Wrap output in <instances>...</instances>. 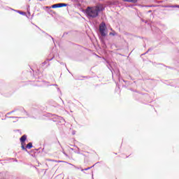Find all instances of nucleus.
Instances as JSON below:
<instances>
[{
  "label": "nucleus",
  "mask_w": 179,
  "mask_h": 179,
  "mask_svg": "<svg viewBox=\"0 0 179 179\" xmlns=\"http://www.w3.org/2000/svg\"><path fill=\"white\" fill-rule=\"evenodd\" d=\"M101 9L99 7H87L85 9V15L88 17V19H94L99 16V13H100Z\"/></svg>",
  "instance_id": "f257e3e1"
},
{
  "label": "nucleus",
  "mask_w": 179,
  "mask_h": 179,
  "mask_svg": "<svg viewBox=\"0 0 179 179\" xmlns=\"http://www.w3.org/2000/svg\"><path fill=\"white\" fill-rule=\"evenodd\" d=\"M106 30H107V26L106 25V23L102 22L99 25V33L101 36V37H106L107 36V33H106Z\"/></svg>",
  "instance_id": "f03ea898"
},
{
  "label": "nucleus",
  "mask_w": 179,
  "mask_h": 179,
  "mask_svg": "<svg viewBox=\"0 0 179 179\" xmlns=\"http://www.w3.org/2000/svg\"><path fill=\"white\" fill-rule=\"evenodd\" d=\"M15 115H29V113L22 107L19 109H15Z\"/></svg>",
  "instance_id": "7ed1b4c3"
},
{
  "label": "nucleus",
  "mask_w": 179,
  "mask_h": 179,
  "mask_svg": "<svg viewBox=\"0 0 179 179\" xmlns=\"http://www.w3.org/2000/svg\"><path fill=\"white\" fill-rule=\"evenodd\" d=\"M65 6H68V4L64 3H58L52 5L51 8H52L53 9H55L57 8H64Z\"/></svg>",
  "instance_id": "20e7f679"
},
{
  "label": "nucleus",
  "mask_w": 179,
  "mask_h": 179,
  "mask_svg": "<svg viewBox=\"0 0 179 179\" xmlns=\"http://www.w3.org/2000/svg\"><path fill=\"white\" fill-rule=\"evenodd\" d=\"M26 139H27V136H26L25 134L23 135V136L20 138V141L22 145H23V143H24V142H26Z\"/></svg>",
  "instance_id": "39448f33"
},
{
  "label": "nucleus",
  "mask_w": 179,
  "mask_h": 179,
  "mask_svg": "<svg viewBox=\"0 0 179 179\" xmlns=\"http://www.w3.org/2000/svg\"><path fill=\"white\" fill-rule=\"evenodd\" d=\"M92 167H94V165L90 166V167H88V168H86V169H81V171H83V173H86L85 171H87V170H90V169H92Z\"/></svg>",
  "instance_id": "423d86ee"
},
{
  "label": "nucleus",
  "mask_w": 179,
  "mask_h": 179,
  "mask_svg": "<svg viewBox=\"0 0 179 179\" xmlns=\"http://www.w3.org/2000/svg\"><path fill=\"white\" fill-rule=\"evenodd\" d=\"M27 149H31V148H33V143H29L27 146H26Z\"/></svg>",
  "instance_id": "0eeeda50"
},
{
  "label": "nucleus",
  "mask_w": 179,
  "mask_h": 179,
  "mask_svg": "<svg viewBox=\"0 0 179 179\" xmlns=\"http://www.w3.org/2000/svg\"><path fill=\"white\" fill-rule=\"evenodd\" d=\"M109 36H118V34L115 31H113V32L109 33Z\"/></svg>",
  "instance_id": "6e6552de"
},
{
  "label": "nucleus",
  "mask_w": 179,
  "mask_h": 179,
  "mask_svg": "<svg viewBox=\"0 0 179 179\" xmlns=\"http://www.w3.org/2000/svg\"><path fill=\"white\" fill-rule=\"evenodd\" d=\"M52 59H54V57H52L51 59H48L46 61H45L43 64L45 65V64H47V62H50V61H52Z\"/></svg>",
  "instance_id": "1a4fd4ad"
},
{
  "label": "nucleus",
  "mask_w": 179,
  "mask_h": 179,
  "mask_svg": "<svg viewBox=\"0 0 179 179\" xmlns=\"http://www.w3.org/2000/svg\"><path fill=\"white\" fill-rule=\"evenodd\" d=\"M169 8H179V5H172V6H170Z\"/></svg>",
  "instance_id": "9d476101"
},
{
  "label": "nucleus",
  "mask_w": 179,
  "mask_h": 179,
  "mask_svg": "<svg viewBox=\"0 0 179 179\" xmlns=\"http://www.w3.org/2000/svg\"><path fill=\"white\" fill-rule=\"evenodd\" d=\"M17 13H20V15H26V13L20 11V10H18Z\"/></svg>",
  "instance_id": "9b49d317"
},
{
  "label": "nucleus",
  "mask_w": 179,
  "mask_h": 179,
  "mask_svg": "<svg viewBox=\"0 0 179 179\" xmlns=\"http://www.w3.org/2000/svg\"><path fill=\"white\" fill-rule=\"evenodd\" d=\"M22 150H26V152H27V149H26V147H24V145L22 144L21 146Z\"/></svg>",
  "instance_id": "f8f14e48"
},
{
  "label": "nucleus",
  "mask_w": 179,
  "mask_h": 179,
  "mask_svg": "<svg viewBox=\"0 0 179 179\" xmlns=\"http://www.w3.org/2000/svg\"><path fill=\"white\" fill-rule=\"evenodd\" d=\"M15 112H16V109L13 110V111H11V112L8 113L7 115H9L12 114V113H15Z\"/></svg>",
  "instance_id": "ddd939ff"
},
{
  "label": "nucleus",
  "mask_w": 179,
  "mask_h": 179,
  "mask_svg": "<svg viewBox=\"0 0 179 179\" xmlns=\"http://www.w3.org/2000/svg\"><path fill=\"white\" fill-rule=\"evenodd\" d=\"M8 118H22V117H15V116H10V117H8Z\"/></svg>",
  "instance_id": "4468645a"
},
{
  "label": "nucleus",
  "mask_w": 179,
  "mask_h": 179,
  "mask_svg": "<svg viewBox=\"0 0 179 179\" xmlns=\"http://www.w3.org/2000/svg\"><path fill=\"white\" fill-rule=\"evenodd\" d=\"M37 110H31V114L33 115V114H36V112Z\"/></svg>",
  "instance_id": "2eb2a0df"
},
{
  "label": "nucleus",
  "mask_w": 179,
  "mask_h": 179,
  "mask_svg": "<svg viewBox=\"0 0 179 179\" xmlns=\"http://www.w3.org/2000/svg\"><path fill=\"white\" fill-rule=\"evenodd\" d=\"M67 34H68V32H64V34H63V37H64V36H66Z\"/></svg>",
  "instance_id": "dca6fc26"
},
{
  "label": "nucleus",
  "mask_w": 179,
  "mask_h": 179,
  "mask_svg": "<svg viewBox=\"0 0 179 179\" xmlns=\"http://www.w3.org/2000/svg\"><path fill=\"white\" fill-rule=\"evenodd\" d=\"M64 155H65V156H68V155H66V153L65 152H63Z\"/></svg>",
  "instance_id": "f3484780"
},
{
  "label": "nucleus",
  "mask_w": 179,
  "mask_h": 179,
  "mask_svg": "<svg viewBox=\"0 0 179 179\" xmlns=\"http://www.w3.org/2000/svg\"><path fill=\"white\" fill-rule=\"evenodd\" d=\"M75 169H77V170H79V167H78V166H75Z\"/></svg>",
  "instance_id": "a211bd4d"
},
{
  "label": "nucleus",
  "mask_w": 179,
  "mask_h": 179,
  "mask_svg": "<svg viewBox=\"0 0 179 179\" xmlns=\"http://www.w3.org/2000/svg\"><path fill=\"white\" fill-rule=\"evenodd\" d=\"M52 86H58L57 84L52 85Z\"/></svg>",
  "instance_id": "6ab92c4d"
},
{
  "label": "nucleus",
  "mask_w": 179,
  "mask_h": 179,
  "mask_svg": "<svg viewBox=\"0 0 179 179\" xmlns=\"http://www.w3.org/2000/svg\"><path fill=\"white\" fill-rule=\"evenodd\" d=\"M57 92H61V90L59 88H57Z\"/></svg>",
  "instance_id": "aec40b11"
},
{
  "label": "nucleus",
  "mask_w": 179,
  "mask_h": 179,
  "mask_svg": "<svg viewBox=\"0 0 179 179\" xmlns=\"http://www.w3.org/2000/svg\"><path fill=\"white\" fill-rule=\"evenodd\" d=\"M50 37H51L52 40L54 41V38H52L51 36H50Z\"/></svg>",
  "instance_id": "412c9836"
},
{
  "label": "nucleus",
  "mask_w": 179,
  "mask_h": 179,
  "mask_svg": "<svg viewBox=\"0 0 179 179\" xmlns=\"http://www.w3.org/2000/svg\"><path fill=\"white\" fill-rule=\"evenodd\" d=\"M14 162H15L16 163H17V159H14Z\"/></svg>",
  "instance_id": "4be33fe9"
},
{
  "label": "nucleus",
  "mask_w": 179,
  "mask_h": 179,
  "mask_svg": "<svg viewBox=\"0 0 179 179\" xmlns=\"http://www.w3.org/2000/svg\"><path fill=\"white\" fill-rule=\"evenodd\" d=\"M152 13V10H150L148 11V13Z\"/></svg>",
  "instance_id": "5701e85b"
},
{
  "label": "nucleus",
  "mask_w": 179,
  "mask_h": 179,
  "mask_svg": "<svg viewBox=\"0 0 179 179\" xmlns=\"http://www.w3.org/2000/svg\"><path fill=\"white\" fill-rule=\"evenodd\" d=\"M148 6V8H150V7H152V6Z\"/></svg>",
  "instance_id": "b1692460"
},
{
  "label": "nucleus",
  "mask_w": 179,
  "mask_h": 179,
  "mask_svg": "<svg viewBox=\"0 0 179 179\" xmlns=\"http://www.w3.org/2000/svg\"><path fill=\"white\" fill-rule=\"evenodd\" d=\"M72 134H73V135H75V131H73V132H72Z\"/></svg>",
  "instance_id": "393cba45"
},
{
  "label": "nucleus",
  "mask_w": 179,
  "mask_h": 179,
  "mask_svg": "<svg viewBox=\"0 0 179 179\" xmlns=\"http://www.w3.org/2000/svg\"><path fill=\"white\" fill-rule=\"evenodd\" d=\"M149 51H150V49H148V50L146 52H149Z\"/></svg>",
  "instance_id": "a878e982"
},
{
  "label": "nucleus",
  "mask_w": 179,
  "mask_h": 179,
  "mask_svg": "<svg viewBox=\"0 0 179 179\" xmlns=\"http://www.w3.org/2000/svg\"><path fill=\"white\" fill-rule=\"evenodd\" d=\"M123 82L127 83V81L125 80H123Z\"/></svg>",
  "instance_id": "bb28decb"
},
{
  "label": "nucleus",
  "mask_w": 179,
  "mask_h": 179,
  "mask_svg": "<svg viewBox=\"0 0 179 179\" xmlns=\"http://www.w3.org/2000/svg\"><path fill=\"white\" fill-rule=\"evenodd\" d=\"M58 143H59V145L60 144V143H59V141H58Z\"/></svg>",
  "instance_id": "cd10ccee"
},
{
  "label": "nucleus",
  "mask_w": 179,
  "mask_h": 179,
  "mask_svg": "<svg viewBox=\"0 0 179 179\" xmlns=\"http://www.w3.org/2000/svg\"><path fill=\"white\" fill-rule=\"evenodd\" d=\"M71 150H73V148H71Z\"/></svg>",
  "instance_id": "c85d7f7f"
},
{
  "label": "nucleus",
  "mask_w": 179,
  "mask_h": 179,
  "mask_svg": "<svg viewBox=\"0 0 179 179\" xmlns=\"http://www.w3.org/2000/svg\"><path fill=\"white\" fill-rule=\"evenodd\" d=\"M92 179H93V175H92Z\"/></svg>",
  "instance_id": "c756f323"
}]
</instances>
